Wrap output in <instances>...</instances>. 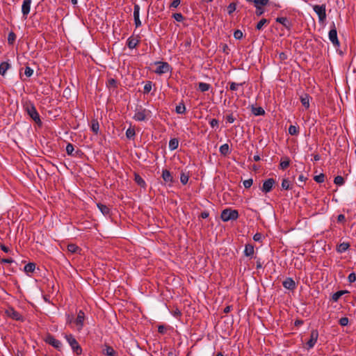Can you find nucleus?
I'll use <instances>...</instances> for the list:
<instances>
[{"instance_id": "obj_1", "label": "nucleus", "mask_w": 356, "mask_h": 356, "mask_svg": "<svg viewBox=\"0 0 356 356\" xmlns=\"http://www.w3.org/2000/svg\"><path fill=\"white\" fill-rule=\"evenodd\" d=\"M24 108L30 118L39 126L42 125V121L40 115L38 113L35 106L31 102H26L24 104Z\"/></svg>"}, {"instance_id": "obj_2", "label": "nucleus", "mask_w": 356, "mask_h": 356, "mask_svg": "<svg viewBox=\"0 0 356 356\" xmlns=\"http://www.w3.org/2000/svg\"><path fill=\"white\" fill-rule=\"evenodd\" d=\"M151 111L143 108L142 106L137 107L135 110L134 119L136 121H145L150 117Z\"/></svg>"}, {"instance_id": "obj_3", "label": "nucleus", "mask_w": 356, "mask_h": 356, "mask_svg": "<svg viewBox=\"0 0 356 356\" xmlns=\"http://www.w3.org/2000/svg\"><path fill=\"white\" fill-rule=\"evenodd\" d=\"M220 218L224 222L234 220L238 218V212L235 209H225L222 211Z\"/></svg>"}, {"instance_id": "obj_4", "label": "nucleus", "mask_w": 356, "mask_h": 356, "mask_svg": "<svg viewBox=\"0 0 356 356\" xmlns=\"http://www.w3.org/2000/svg\"><path fill=\"white\" fill-rule=\"evenodd\" d=\"M65 339L74 353L78 355L81 354L82 348L72 334L65 335Z\"/></svg>"}, {"instance_id": "obj_5", "label": "nucleus", "mask_w": 356, "mask_h": 356, "mask_svg": "<svg viewBox=\"0 0 356 356\" xmlns=\"http://www.w3.org/2000/svg\"><path fill=\"white\" fill-rule=\"evenodd\" d=\"M328 37H329V40H330V42L332 43V44L334 47H339L340 43H339V41L337 38V29H336L334 22L332 23L331 29L329 31Z\"/></svg>"}, {"instance_id": "obj_6", "label": "nucleus", "mask_w": 356, "mask_h": 356, "mask_svg": "<svg viewBox=\"0 0 356 356\" xmlns=\"http://www.w3.org/2000/svg\"><path fill=\"white\" fill-rule=\"evenodd\" d=\"M314 12L318 15L320 22H324L326 19V7L325 4L313 6Z\"/></svg>"}, {"instance_id": "obj_7", "label": "nucleus", "mask_w": 356, "mask_h": 356, "mask_svg": "<svg viewBox=\"0 0 356 356\" xmlns=\"http://www.w3.org/2000/svg\"><path fill=\"white\" fill-rule=\"evenodd\" d=\"M155 65L157 67L154 72L157 74H165L170 70V65L166 62H156Z\"/></svg>"}, {"instance_id": "obj_8", "label": "nucleus", "mask_w": 356, "mask_h": 356, "mask_svg": "<svg viewBox=\"0 0 356 356\" xmlns=\"http://www.w3.org/2000/svg\"><path fill=\"white\" fill-rule=\"evenodd\" d=\"M275 184V180L273 178H269L264 181L262 187L261 188V190L262 192L265 193H268L270 192L273 189V186Z\"/></svg>"}, {"instance_id": "obj_9", "label": "nucleus", "mask_w": 356, "mask_h": 356, "mask_svg": "<svg viewBox=\"0 0 356 356\" xmlns=\"http://www.w3.org/2000/svg\"><path fill=\"white\" fill-rule=\"evenodd\" d=\"M318 331L316 330H313L310 334V339L307 342V345L309 349L312 348L314 346V345L316 344V343L318 340Z\"/></svg>"}, {"instance_id": "obj_10", "label": "nucleus", "mask_w": 356, "mask_h": 356, "mask_svg": "<svg viewBox=\"0 0 356 356\" xmlns=\"http://www.w3.org/2000/svg\"><path fill=\"white\" fill-rule=\"evenodd\" d=\"M45 341L54 346L55 348L58 349V350H60L62 347V343L60 341L56 339L53 336L48 335L46 338Z\"/></svg>"}, {"instance_id": "obj_11", "label": "nucleus", "mask_w": 356, "mask_h": 356, "mask_svg": "<svg viewBox=\"0 0 356 356\" xmlns=\"http://www.w3.org/2000/svg\"><path fill=\"white\" fill-rule=\"evenodd\" d=\"M6 313L8 316L12 318L14 320L16 321H22L23 318L22 315L15 311L13 307H9L6 311Z\"/></svg>"}, {"instance_id": "obj_12", "label": "nucleus", "mask_w": 356, "mask_h": 356, "mask_svg": "<svg viewBox=\"0 0 356 356\" xmlns=\"http://www.w3.org/2000/svg\"><path fill=\"white\" fill-rule=\"evenodd\" d=\"M85 319V314L82 310L78 312L77 317L75 320V324L77 326V330H81L83 326V321Z\"/></svg>"}, {"instance_id": "obj_13", "label": "nucleus", "mask_w": 356, "mask_h": 356, "mask_svg": "<svg viewBox=\"0 0 356 356\" xmlns=\"http://www.w3.org/2000/svg\"><path fill=\"white\" fill-rule=\"evenodd\" d=\"M140 6L138 4H135L134 7V17L136 27H139L141 25V22L139 18Z\"/></svg>"}, {"instance_id": "obj_14", "label": "nucleus", "mask_w": 356, "mask_h": 356, "mask_svg": "<svg viewBox=\"0 0 356 356\" xmlns=\"http://www.w3.org/2000/svg\"><path fill=\"white\" fill-rule=\"evenodd\" d=\"M31 3V0H24L23 1L22 6V13L23 15L25 17L30 12Z\"/></svg>"}, {"instance_id": "obj_15", "label": "nucleus", "mask_w": 356, "mask_h": 356, "mask_svg": "<svg viewBox=\"0 0 356 356\" xmlns=\"http://www.w3.org/2000/svg\"><path fill=\"white\" fill-rule=\"evenodd\" d=\"M283 286L289 290H293L296 288V283L294 280L291 278H286L282 283Z\"/></svg>"}, {"instance_id": "obj_16", "label": "nucleus", "mask_w": 356, "mask_h": 356, "mask_svg": "<svg viewBox=\"0 0 356 356\" xmlns=\"http://www.w3.org/2000/svg\"><path fill=\"white\" fill-rule=\"evenodd\" d=\"M276 22L280 23V24H282L287 29H291V24L288 20V19L286 17H277L276 19Z\"/></svg>"}, {"instance_id": "obj_17", "label": "nucleus", "mask_w": 356, "mask_h": 356, "mask_svg": "<svg viewBox=\"0 0 356 356\" xmlns=\"http://www.w3.org/2000/svg\"><path fill=\"white\" fill-rule=\"evenodd\" d=\"M138 42H139V40L136 38L131 36V37L129 38L127 40V46L129 49H132L136 47Z\"/></svg>"}, {"instance_id": "obj_18", "label": "nucleus", "mask_w": 356, "mask_h": 356, "mask_svg": "<svg viewBox=\"0 0 356 356\" xmlns=\"http://www.w3.org/2000/svg\"><path fill=\"white\" fill-rule=\"evenodd\" d=\"M254 249L252 244H246L244 250V254L246 257H252L254 254Z\"/></svg>"}, {"instance_id": "obj_19", "label": "nucleus", "mask_w": 356, "mask_h": 356, "mask_svg": "<svg viewBox=\"0 0 356 356\" xmlns=\"http://www.w3.org/2000/svg\"><path fill=\"white\" fill-rule=\"evenodd\" d=\"M162 177L165 182H172L173 177L170 172L168 170H164L162 172Z\"/></svg>"}, {"instance_id": "obj_20", "label": "nucleus", "mask_w": 356, "mask_h": 356, "mask_svg": "<svg viewBox=\"0 0 356 356\" xmlns=\"http://www.w3.org/2000/svg\"><path fill=\"white\" fill-rule=\"evenodd\" d=\"M309 100L310 97L308 94H304L300 97V102L303 106H305L306 108H308L309 107Z\"/></svg>"}, {"instance_id": "obj_21", "label": "nucleus", "mask_w": 356, "mask_h": 356, "mask_svg": "<svg viewBox=\"0 0 356 356\" xmlns=\"http://www.w3.org/2000/svg\"><path fill=\"white\" fill-rule=\"evenodd\" d=\"M10 67V65L8 62H2L0 64V74L5 76L7 70Z\"/></svg>"}, {"instance_id": "obj_22", "label": "nucleus", "mask_w": 356, "mask_h": 356, "mask_svg": "<svg viewBox=\"0 0 356 356\" xmlns=\"http://www.w3.org/2000/svg\"><path fill=\"white\" fill-rule=\"evenodd\" d=\"M134 180L140 187L145 188L146 186V183L144 179L137 173H134Z\"/></svg>"}, {"instance_id": "obj_23", "label": "nucleus", "mask_w": 356, "mask_h": 356, "mask_svg": "<svg viewBox=\"0 0 356 356\" xmlns=\"http://www.w3.org/2000/svg\"><path fill=\"white\" fill-rule=\"evenodd\" d=\"M219 151L222 155L227 156L230 152L229 145L227 143L222 145Z\"/></svg>"}, {"instance_id": "obj_24", "label": "nucleus", "mask_w": 356, "mask_h": 356, "mask_svg": "<svg viewBox=\"0 0 356 356\" xmlns=\"http://www.w3.org/2000/svg\"><path fill=\"white\" fill-rule=\"evenodd\" d=\"M97 206L104 215L109 214L110 209L106 205L98 203Z\"/></svg>"}, {"instance_id": "obj_25", "label": "nucleus", "mask_w": 356, "mask_h": 356, "mask_svg": "<svg viewBox=\"0 0 356 356\" xmlns=\"http://www.w3.org/2000/svg\"><path fill=\"white\" fill-rule=\"evenodd\" d=\"M91 129L95 134H98L99 129V124L97 120L93 119L91 121Z\"/></svg>"}, {"instance_id": "obj_26", "label": "nucleus", "mask_w": 356, "mask_h": 356, "mask_svg": "<svg viewBox=\"0 0 356 356\" xmlns=\"http://www.w3.org/2000/svg\"><path fill=\"white\" fill-rule=\"evenodd\" d=\"M252 113L256 115H263L265 113V111L263 108L261 107H252Z\"/></svg>"}, {"instance_id": "obj_27", "label": "nucleus", "mask_w": 356, "mask_h": 356, "mask_svg": "<svg viewBox=\"0 0 356 356\" xmlns=\"http://www.w3.org/2000/svg\"><path fill=\"white\" fill-rule=\"evenodd\" d=\"M348 293L347 291H339L334 293L332 296V300L334 302H337L339 299L345 293Z\"/></svg>"}, {"instance_id": "obj_28", "label": "nucleus", "mask_w": 356, "mask_h": 356, "mask_svg": "<svg viewBox=\"0 0 356 356\" xmlns=\"http://www.w3.org/2000/svg\"><path fill=\"white\" fill-rule=\"evenodd\" d=\"M245 82L243 83H235V82H229V89L232 91H236L238 90L240 86H243Z\"/></svg>"}, {"instance_id": "obj_29", "label": "nucleus", "mask_w": 356, "mask_h": 356, "mask_svg": "<svg viewBox=\"0 0 356 356\" xmlns=\"http://www.w3.org/2000/svg\"><path fill=\"white\" fill-rule=\"evenodd\" d=\"M104 353L108 356H115L116 352L115 350L111 347L106 346L105 349H104Z\"/></svg>"}, {"instance_id": "obj_30", "label": "nucleus", "mask_w": 356, "mask_h": 356, "mask_svg": "<svg viewBox=\"0 0 356 356\" xmlns=\"http://www.w3.org/2000/svg\"><path fill=\"white\" fill-rule=\"evenodd\" d=\"M198 88L201 92H206L211 88V86L207 83L200 82L198 83Z\"/></svg>"}, {"instance_id": "obj_31", "label": "nucleus", "mask_w": 356, "mask_h": 356, "mask_svg": "<svg viewBox=\"0 0 356 356\" xmlns=\"http://www.w3.org/2000/svg\"><path fill=\"white\" fill-rule=\"evenodd\" d=\"M179 141L177 138H172L169 142V148L171 150H175L178 147Z\"/></svg>"}, {"instance_id": "obj_32", "label": "nucleus", "mask_w": 356, "mask_h": 356, "mask_svg": "<svg viewBox=\"0 0 356 356\" xmlns=\"http://www.w3.org/2000/svg\"><path fill=\"white\" fill-rule=\"evenodd\" d=\"M35 269V264L34 263H29L24 266V271L26 273H33Z\"/></svg>"}, {"instance_id": "obj_33", "label": "nucleus", "mask_w": 356, "mask_h": 356, "mask_svg": "<svg viewBox=\"0 0 356 356\" xmlns=\"http://www.w3.org/2000/svg\"><path fill=\"white\" fill-rule=\"evenodd\" d=\"M67 250L71 253H76L81 250L76 245L72 243L67 245Z\"/></svg>"}, {"instance_id": "obj_34", "label": "nucleus", "mask_w": 356, "mask_h": 356, "mask_svg": "<svg viewBox=\"0 0 356 356\" xmlns=\"http://www.w3.org/2000/svg\"><path fill=\"white\" fill-rule=\"evenodd\" d=\"M282 188L284 190H289L291 189V182L287 179H284L282 182Z\"/></svg>"}, {"instance_id": "obj_35", "label": "nucleus", "mask_w": 356, "mask_h": 356, "mask_svg": "<svg viewBox=\"0 0 356 356\" xmlns=\"http://www.w3.org/2000/svg\"><path fill=\"white\" fill-rule=\"evenodd\" d=\"M269 23V20L263 18L257 24L256 29L259 31L261 30L264 24Z\"/></svg>"}, {"instance_id": "obj_36", "label": "nucleus", "mask_w": 356, "mask_h": 356, "mask_svg": "<svg viewBox=\"0 0 356 356\" xmlns=\"http://www.w3.org/2000/svg\"><path fill=\"white\" fill-rule=\"evenodd\" d=\"M175 111L179 114L184 113L186 111L185 105L183 103H180L179 105L176 106Z\"/></svg>"}, {"instance_id": "obj_37", "label": "nucleus", "mask_w": 356, "mask_h": 356, "mask_svg": "<svg viewBox=\"0 0 356 356\" xmlns=\"http://www.w3.org/2000/svg\"><path fill=\"white\" fill-rule=\"evenodd\" d=\"M334 183L337 186H342L344 184V179L343 177L338 175L334 177Z\"/></svg>"}, {"instance_id": "obj_38", "label": "nucleus", "mask_w": 356, "mask_h": 356, "mask_svg": "<svg viewBox=\"0 0 356 356\" xmlns=\"http://www.w3.org/2000/svg\"><path fill=\"white\" fill-rule=\"evenodd\" d=\"M269 2V0H253V3L254 6H264L267 5Z\"/></svg>"}, {"instance_id": "obj_39", "label": "nucleus", "mask_w": 356, "mask_h": 356, "mask_svg": "<svg viewBox=\"0 0 356 356\" xmlns=\"http://www.w3.org/2000/svg\"><path fill=\"white\" fill-rule=\"evenodd\" d=\"M16 40V35L13 32H10L8 35V42L10 44H13Z\"/></svg>"}, {"instance_id": "obj_40", "label": "nucleus", "mask_w": 356, "mask_h": 356, "mask_svg": "<svg viewBox=\"0 0 356 356\" xmlns=\"http://www.w3.org/2000/svg\"><path fill=\"white\" fill-rule=\"evenodd\" d=\"M289 133L292 136L297 135L298 133V128L294 125H290L289 127Z\"/></svg>"}, {"instance_id": "obj_41", "label": "nucleus", "mask_w": 356, "mask_h": 356, "mask_svg": "<svg viewBox=\"0 0 356 356\" xmlns=\"http://www.w3.org/2000/svg\"><path fill=\"white\" fill-rule=\"evenodd\" d=\"M152 83L151 81H147L145 86H144V88H143V92L144 93H149L151 90H152Z\"/></svg>"}, {"instance_id": "obj_42", "label": "nucleus", "mask_w": 356, "mask_h": 356, "mask_svg": "<svg viewBox=\"0 0 356 356\" xmlns=\"http://www.w3.org/2000/svg\"><path fill=\"white\" fill-rule=\"evenodd\" d=\"M135 135H136V132H135L134 129L129 128L126 131V136L128 138H132L134 137Z\"/></svg>"}, {"instance_id": "obj_43", "label": "nucleus", "mask_w": 356, "mask_h": 356, "mask_svg": "<svg viewBox=\"0 0 356 356\" xmlns=\"http://www.w3.org/2000/svg\"><path fill=\"white\" fill-rule=\"evenodd\" d=\"M188 179H189V177L188 175H187L186 174H185L184 172H182L181 174V176H180V181L181 182L185 185L187 184L188 181Z\"/></svg>"}, {"instance_id": "obj_44", "label": "nucleus", "mask_w": 356, "mask_h": 356, "mask_svg": "<svg viewBox=\"0 0 356 356\" xmlns=\"http://www.w3.org/2000/svg\"><path fill=\"white\" fill-rule=\"evenodd\" d=\"M74 146L71 143H68L66 146V152H67V154L68 155H71L72 156L73 155V152H74Z\"/></svg>"}, {"instance_id": "obj_45", "label": "nucleus", "mask_w": 356, "mask_h": 356, "mask_svg": "<svg viewBox=\"0 0 356 356\" xmlns=\"http://www.w3.org/2000/svg\"><path fill=\"white\" fill-rule=\"evenodd\" d=\"M289 164H290V161L289 159H286L285 161H281L280 165L282 170H284L289 166Z\"/></svg>"}, {"instance_id": "obj_46", "label": "nucleus", "mask_w": 356, "mask_h": 356, "mask_svg": "<svg viewBox=\"0 0 356 356\" xmlns=\"http://www.w3.org/2000/svg\"><path fill=\"white\" fill-rule=\"evenodd\" d=\"M172 17L177 22H182L184 20V19L183 15L181 13H180L173 14Z\"/></svg>"}, {"instance_id": "obj_47", "label": "nucleus", "mask_w": 356, "mask_h": 356, "mask_svg": "<svg viewBox=\"0 0 356 356\" xmlns=\"http://www.w3.org/2000/svg\"><path fill=\"white\" fill-rule=\"evenodd\" d=\"M314 179L318 183H323L325 180L324 174H320L319 175H316L314 177Z\"/></svg>"}, {"instance_id": "obj_48", "label": "nucleus", "mask_w": 356, "mask_h": 356, "mask_svg": "<svg viewBox=\"0 0 356 356\" xmlns=\"http://www.w3.org/2000/svg\"><path fill=\"white\" fill-rule=\"evenodd\" d=\"M24 74L25 75L27 76V77H30L33 75V69H31L30 67L29 66H26L25 67V70H24Z\"/></svg>"}, {"instance_id": "obj_49", "label": "nucleus", "mask_w": 356, "mask_h": 356, "mask_svg": "<svg viewBox=\"0 0 356 356\" xmlns=\"http://www.w3.org/2000/svg\"><path fill=\"white\" fill-rule=\"evenodd\" d=\"M253 184V180L252 179H246L243 181V186L245 188H249L251 187V186Z\"/></svg>"}, {"instance_id": "obj_50", "label": "nucleus", "mask_w": 356, "mask_h": 356, "mask_svg": "<svg viewBox=\"0 0 356 356\" xmlns=\"http://www.w3.org/2000/svg\"><path fill=\"white\" fill-rule=\"evenodd\" d=\"M255 8H256L255 13L257 16H261V15H263L264 13V9L262 8V6H255Z\"/></svg>"}, {"instance_id": "obj_51", "label": "nucleus", "mask_w": 356, "mask_h": 356, "mask_svg": "<svg viewBox=\"0 0 356 356\" xmlns=\"http://www.w3.org/2000/svg\"><path fill=\"white\" fill-rule=\"evenodd\" d=\"M348 318L347 317H343V318H341L339 321V323L341 325V326H346L348 325Z\"/></svg>"}, {"instance_id": "obj_52", "label": "nucleus", "mask_w": 356, "mask_h": 356, "mask_svg": "<svg viewBox=\"0 0 356 356\" xmlns=\"http://www.w3.org/2000/svg\"><path fill=\"white\" fill-rule=\"evenodd\" d=\"M348 247H349L348 243H343L339 245V252H344V251H346L348 248Z\"/></svg>"}, {"instance_id": "obj_53", "label": "nucleus", "mask_w": 356, "mask_h": 356, "mask_svg": "<svg viewBox=\"0 0 356 356\" xmlns=\"http://www.w3.org/2000/svg\"><path fill=\"white\" fill-rule=\"evenodd\" d=\"M234 36L236 39H241L243 37V33L240 30H236L234 33Z\"/></svg>"}, {"instance_id": "obj_54", "label": "nucleus", "mask_w": 356, "mask_h": 356, "mask_svg": "<svg viewBox=\"0 0 356 356\" xmlns=\"http://www.w3.org/2000/svg\"><path fill=\"white\" fill-rule=\"evenodd\" d=\"M108 85L110 87L116 88L117 87V81L114 79H110L108 81Z\"/></svg>"}, {"instance_id": "obj_55", "label": "nucleus", "mask_w": 356, "mask_h": 356, "mask_svg": "<svg viewBox=\"0 0 356 356\" xmlns=\"http://www.w3.org/2000/svg\"><path fill=\"white\" fill-rule=\"evenodd\" d=\"M228 13L230 15L236 10V5L234 3H230L228 7Z\"/></svg>"}, {"instance_id": "obj_56", "label": "nucleus", "mask_w": 356, "mask_h": 356, "mask_svg": "<svg viewBox=\"0 0 356 356\" xmlns=\"http://www.w3.org/2000/svg\"><path fill=\"white\" fill-rule=\"evenodd\" d=\"M209 124L212 128L218 127V120L216 119L211 120Z\"/></svg>"}, {"instance_id": "obj_57", "label": "nucleus", "mask_w": 356, "mask_h": 356, "mask_svg": "<svg viewBox=\"0 0 356 356\" xmlns=\"http://www.w3.org/2000/svg\"><path fill=\"white\" fill-rule=\"evenodd\" d=\"M348 279L350 283H353L356 280V275L354 273H352L348 275Z\"/></svg>"}, {"instance_id": "obj_58", "label": "nucleus", "mask_w": 356, "mask_h": 356, "mask_svg": "<svg viewBox=\"0 0 356 356\" xmlns=\"http://www.w3.org/2000/svg\"><path fill=\"white\" fill-rule=\"evenodd\" d=\"M226 120L229 123H233L235 121V118L232 114L226 116Z\"/></svg>"}, {"instance_id": "obj_59", "label": "nucleus", "mask_w": 356, "mask_h": 356, "mask_svg": "<svg viewBox=\"0 0 356 356\" xmlns=\"http://www.w3.org/2000/svg\"><path fill=\"white\" fill-rule=\"evenodd\" d=\"M261 238H262V235L260 233H256L254 236H253V239L255 241H260L261 240Z\"/></svg>"}, {"instance_id": "obj_60", "label": "nucleus", "mask_w": 356, "mask_h": 356, "mask_svg": "<svg viewBox=\"0 0 356 356\" xmlns=\"http://www.w3.org/2000/svg\"><path fill=\"white\" fill-rule=\"evenodd\" d=\"M180 0H174L170 4V7L177 8L180 4Z\"/></svg>"}, {"instance_id": "obj_61", "label": "nucleus", "mask_w": 356, "mask_h": 356, "mask_svg": "<svg viewBox=\"0 0 356 356\" xmlns=\"http://www.w3.org/2000/svg\"><path fill=\"white\" fill-rule=\"evenodd\" d=\"M165 327L164 325H159L158 327V332L161 334H164L165 332Z\"/></svg>"}, {"instance_id": "obj_62", "label": "nucleus", "mask_w": 356, "mask_h": 356, "mask_svg": "<svg viewBox=\"0 0 356 356\" xmlns=\"http://www.w3.org/2000/svg\"><path fill=\"white\" fill-rule=\"evenodd\" d=\"M1 262L4 264H11L13 262V260L12 259H2Z\"/></svg>"}, {"instance_id": "obj_63", "label": "nucleus", "mask_w": 356, "mask_h": 356, "mask_svg": "<svg viewBox=\"0 0 356 356\" xmlns=\"http://www.w3.org/2000/svg\"><path fill=\"white\" fill-rule=\"evenodd\" d=\"M257 269H259V268H261L262 266H263V264L262 262L261 261V259H257Z\"/></svg>"}, {"instance_id": "obj_64", "label": "nucleus", "mask_w": 356, "mask_h": 356, "mask_svg": "<svg viewBox=\"0 0 356 356\" xmlns=\"http://www.w3.org/2000/svg\"><path fill=\"white\" fill-rule=\"evenodd\" d=\"M209 212L208 211H203L201 213V215L200 216L202 218H207L209 217Z\"/></svg>"}]
</instances>
